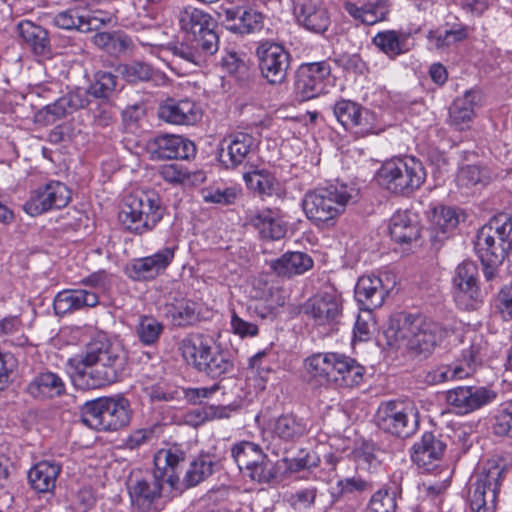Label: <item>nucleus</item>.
<instances>
[{
  "instance_id": "obj_18",
  "label": "nucleus",
  "mask_w": 512,
  "mask_h": 512,
  "mask_svg": "<svg viewBox=\"0 0 512 512\" xmlns=\"http://www.w3.org/2000/svg\"><path fill=\"white\" fill-rule=\"evenodd\" d=\"M493 391L485 387L459 386L446 394L447 403L458 413L467 414L480 409L495 399Z\"/></svg>"
},
{
  "instance_id": "obj_47",
  "label": "nucleus",
  "mask_w": 512,
  "mask_h": 512,
  "mask_svg": "<svg viewBox=\"0 0 512 512\" xmlns=\"http://www.w3.org/2000/svg\"><path fill=\"white\" fill-rule=\"evenodd\" d=\"M356 117L351 132L357 136L365 137L370 134H378L385 130V124L378 115L363 106H360Z\"/></svg>"
},
{
  "instance_id": "obj_59",
  "label": "nucleus",
  "mask_w": 512,
  "mask_h": 512,
  "mask_svg": "<svg viewBox=\"0 0 512 512\" xmlns=\"http://www.w3.org/2000/svg\"><path fill=\"white\" fill-rule=\"evenodd\" d=\"M117 88V76L106 71H99L94 76V82L89 91L97 98H108Z\"/></svg>"
},
{
  "instance_id": "obj_30",
  "label": "nucleus",
  "mask_w": 512,
  "mask_h": 512,
  "mask_svg": "<svg viewBox=\"0 0 512 512\" xmlns=\"http://www.w3.org/2000/svg\"><path fill=\"white\" fill-rule=\"evenodd\" d=\"M85 105L86 99L81 91L70 92L57 99L53 104L46 105L36 114V118L37 121L53 124L60 118L72 113L74 110L83 108Z\"/></svg>"
},
{
  "instance_id": "obj_40",
  "label": "nucleus",
  "mask_w": 512,
  "mask_h": 512,
  "mask_svg": "<svg viewBox=\"0 0 512 512\" xmlns=\"http://www.w3.org/2000/svg\"><path fill=\"white\" fill-rule=\"evenodd\" d=\"M312 266V258L303 252H287L272 263V268L278 275L288 277L303 274Z\"/></svg>"
},
{
  "instance_id": "obj_4",
  "label": "nucleus",
  "mask_w": 512,
  "mask_h": 512,
  "mask_svg": "<svg viewBox=\"0 0 512 512\" xmlns=\"http://www.w3.org/2000/svg\"><path fill=\"white\" fill-rule=\"evenodd\" d=\"M180 31L185 33L190 45L175 46L174 54L185 61L199 65L203 55H212L218 50V36L212 29V17L203 10L187 5L176 14Z\"/></svg>"
},
{
  "instance_id": "obj_8",
  "label": "nucleus",
  "mask_w": 512,
  "mask_h": 512,
  "mask_svg": "<svg viewBox=\"0 0 512 512\" xmlns=\"http://www.w3.org/2000/svg\"><path fill=\"white\" fill-rule=\"evenodd\" d=\"M132 409L121 395L101 397L87 403L82 415L83 423L99 431H116L130 423Z\"/></svg>"
},
{
  "instance_id": "obj_3",
  "label": "nucleus",
  "mask_w": 512,
  "mask_h": 512,
  "mask_svg": "<svg viewBox=\"0 0 512 512\" xmlns=\"http://www.w3.org/2000/svg\"><path fill=\"white\" fill-rule=\"evenodd\" d=\"M450 331L422 315L397 313L390 318L385 330L389 346L415 354H430Z\"/></svg>"
},
{
  "instance_id": "obj_33",
  "label": "nucleus",
  "mask_w": 512,
  "mask_h": 512,
  "mask_svg": "<svg viewBox=\"0 0 512 512\" xmlns=\"http://www.w3.org/2000/svg\"><path fill=\"white\" fill-rule=\"evenodd\" d=\"M155 153L162 159H187L195 153V145L180 135L163 134L154 140Z\"/></svg>"
},
{
  "instance_id": "obj_61",
  "label": "nucleus",
  "mask_w": 512,
  "mask_h": 512,
  "mask_svg": "<svg viewBox=\"0 0 512 512\" xmlns=\"http://www.w3.org/2000/svg\"><path fill=\"white\" fill-rule=\"evenodd\" d=\"M467 37V31L465 28L460 27L452 30H436L430 32L429 40L435 46L436 49L443 50L449 46L463 41Z\"/></svg>"
},
{
  "instance_id": "obj_28",
  "label": "nucleus",
  "mask_w": 512,
  "mask_h": 512,
  "mask_svg": "<svg viewBox=\"0 0 512 512\" xmlns=\"http://www.w3.org/2000/svg\"><path fill=\"white\" fill-rule=\"evenodd\" d=\"M372 43L389 59L408 53L414 46L410 33L393 29L378 32Z\"/></svg>"
},
{
  "instance_id": "obj_7",
  "label": "nucleus",
  "mask_w": 512,
  "mask_h": 512,
  "mask_svg": "<svg viewBox=\"0 0 512 512\" xmlns=\"http://www.w3.org/2000/svg\"><path fill=\"white\" fill-rule=\"evenodd\" d=\"M378 184L395 194H409L420 188L426 179L422 163L414 157L385 161L376 174Z\"/></svg>"
},
{
  "instance_id": "obj_48",
  "label": "nucleus",
  "mask_w": 512,
  "mask_h": 512,
  "mask_svg": "<svg viewBox=\"0 0 512 512\" xmlns=\"http://www.w3.org/2000/svg\"><path fill=\"white\" fill-rule=\"evenodd\" d=\"M231 455L238 468L243 471L248 466L255 464L256 461L262 460L264 453L258 444L241 441L232 447Z\"/></svg>"
},
{
  "instance_id": "obj_12",
  "label": "nucleus",
  "mask_w": 512,
  "mask_h": 512,
  "mask_svg": "<svg viewBox=\"0 0 512 512\" xmlns=\"http://www.w3.org/2000/svg\"><path fill=\"white\" fill-rule=\"evenodd\" d=\"M377 425L392 435L406 438L418 428V410L411 403L388 401L382 403L376 415Z\"/></svg>"
},
{
  "instance_id": "obj_24",
  "label": "nucleus",
  "mask_w": 512,
  "mask_h": 512,
  "mask_svg": "<svg viewBox=\"0 0 512 512\" xmlns=\"http://www.w3.org/2000/svg\"><path fill=\"white\" fill-rule=\"evenodd\" d=\"M365 371V367L354 358L334 352L331 383L344 388L359 386Z\"/></svg>"
},
{
  "instance_id": "obj_21",
  "label": "nucleus",
  "mask_w": 512,
  "mask_h": 512,
  "mask_svg": "<svg viewBox=\"0 0 512 512\" xmlns=\"http://www.w3.org/2000/svg\"><path fill=\"white\" fill-rule=\"evenodd\" d=\"M218 15L229 30L240 34L258 32L264 24L263 15L252 8H221Z\"/></svg>"
},
{
  "instance_id": "obj_34",
  "label": "nucleus",
  "mask_w": 512,
  "mask_h": 512,
  "mask_svg": "<svg viewBox=\"0 0 512 512\" xmlns=\"http://www.w3.org/2000/svg\"><path fill=\"white\" fill-rule=\"evenodd\" d=\"M475 250L482 263L493 266L502 263L507 247L497 240L490 228L484 225L478 231Z\"/></svg>"
},
{
  "instance_id": "obj_53",
  "label": "nucleus",
  "mask_w": 512,
  "mask_h": 512,
  "mask_svg": "<svg viewBox=\"0 0 512 512\" xmlns=\"http://www.w3.org/2000/svg\"><path fill=\"white\" fill-rule=\"evenodd\" d=\"M44 186L51 210H58L66 207L72 199L70 188L57 180H51Z\"/></svg>"
},
{
  "instance_id": "obj_58",
  "label": "nucleus",
  "mask_w": 512,
  "mask_h": 512,
  "mask_svg": "<svg viewBox=\"0 0 512 512\" xmlns=\"http://www.w3.org/2000/svg\"><path fill=\"white\" fill-rule=\"evenodd\" d=\"M0 338L17 345L26 342L23 324L19 317L8 316L0 320Z\"/></svg>"
},
{
  "instance_id": "obj_26",
  "label": "nucleus",
  "mask_w": 512,
  "mask_h": 512,
  "mask_svg": "<svg viewBox=\"0 0 512 512\" xmlns=\"http://www.w3.org/2000/svg\"><path fill=\"white\" fill-rule=\"evenodd\" d=\"M464 213L450 206H435L431 215V237L435 244H441L455 231Z\"/></svg>"
},
{
  "instance_id": "obj_25",
  "label": "nucleus",
  "mask_w": 512,
  "mask_h": 512,
  "mask_svg": "<svg viewBox=\"0 0 512 512\" xmlns=\"http://www.w3.org/2000/svg\"><path fill=\"white\" fill-rule=\"evenodd\" d=\"M254 147V139L247 133H236L226 137L221 143L220 161L226 168H236L243 164Z\"/></svg>"
},
{
  "instance_id": "obj_37",
  "label": "nucleus",
  "mask_w": 512,
  "mask_h": 512,
  "mask_svg": "<svg viewBox=\"0 0 512 512\" xmlns=\"http://www.w3.org/2000/svg\"><path fill=\"white\" fill-rule=\"evenodd\" d=\"M387 0H366L362 6H357L352 2H345V11L355 20L366 25H374L383 21L388 14L386 5Z\"/></svg>"
},
{
  "instance_id": "obj_19",
  "label": "nucleus",
  "mask_w": 512,
  "mask_h": 512,
  "mask_svg": "<svg viewBox=\"0 0 512 512\" xmlns=\"http://www.w3.org/2000/svg\"><path fill=\"white\" fill-rule=\"evenodd\" d=\"M307 433V422L293 413L269 419L264 428L267 437L283 443H294Z\"/></svg>"
},
{
  "instance_id": "obj_35",
  "label": "nucleus",
  "mask_w": 512,
  "mask_h": 512,
  "mask_svg": "<svg viewBox=\"0 0 512 512\" xmlns=\"http://www.w3.org/2000/svg\"><path fill=\"white\" fill-rule=\"evenodd\" d=\"M27 392L36 399H50L62 395L65 392V384L56 373L41 372L30 381Z\"/></svg>"
},
{
  "instance_id": "obj_23",
  "label": "nucleus",
  "mask_w": 512,
  "mask_h": 512,
  "mask_svg": "<svg viewBox=\"0 0 512 512\" xmlns=\"http://www.w3.org/2000/svg\"><path fill=\"white\" fill-rule=\"evenodd\" d=\"M99 303V296L95 291L83 288L65 289L57 293L53 301L54 311L63 316L75 311L93 308Z\"/></svg>"
},
{
  "instance_id": "obj_41",
  "label": "nucleus",
  "mask_w": 512,
  "mask_h": 512,
  "mask_svg": "<svg viewBox=\"0 0 512 512\" xmlns=\"http://www.w3.org/2000/svg\"><path fill=\"white\" fill-rule=\"evenodd\" d=\"M479 94L474 91H468L463 97L457 98L449 112L450 123L458 130H464L469 126V122L474 117V107Z\"/></svg>"
},
{
  "instance_id": "obj_36",
  "label": "nucleus",
  "mask_w": 512,
  "mask_h": 512,
  "mask_svg": "<svg viewBox=\"0 0 512 512\" xmlns=\"http://www.w3.org/2000/svg\"><path fill=\"white\" fill-rule=\"evenodd\" d=\"M446 449V444L434 434L426 432L412 447V460L419 466H427L439 460Z\"/></svg>"
},
{
  "instance_id": "obj_1",
  "label": "nucleus",
  "mask_w": 512,
  "mask_h": 512,
  "mask_svg": "<svg viewBox=\"0 0 512 512\" xmlns=\"http://www.w3.org/2000/svg\"><path fill=\"white\" fill-rule=\"evenodd\" d=\"M124 361V351L118 343L98 336L83 353L70 358L68 365L75 385L98 388L117 381Z\"/></svg>"
},
{
  "instance_id": "obj_11",
  "label": "nucleus",
  "mask_w": 512,
  "mask_h": 512,
  "mask_svg": "<svg viewBox=\"0 0 512 512\" xmlns=\"http://www.w3.org/2000/svg\"><path fill=\"white\" fill-rule=\"evenodd\" d=\"M302 311L315 326L322 327L327 332L333 331L342 318V295L332 286L324 287L306 300Z\"/></svg>"
},
{
  "instance_id": "obj_45",
  "label": "nucleus",
  "mask_w": 512,
  "mask_h": 512,
  "mask_svg": "<svg viewBox=\"0 0 512 512\" xmlns=\"http://www.w3.org/2000/svg\"><path fill=\"white\" fill-rule=\"evenodd\" d=\"M92 43L110 55H120L132 49L131 38L121 32H98L91 37Z\"/></svg>"
},
{
  "instance_id": "obj_31",
  "label": "nucleus",
  "mask_w": 512,
  "mask_h": 512,
  "mask_svg": "<svg viewBox=\"0 0 512 512\" xmlns=\"http://www.w3.org/2000/svg\"><path fill=\"white\" fill-rule=\"evenodd\" d=\"M251 223L263 239L280 240L287 232V223L277 210H260L252 216Z\"/></svg>"
},
{
  "instance_id": "obj_27",
  "label": "nucleus",
  "mask_w": 512,
  "mask_h": 512,
  "mask_svg": "<svg viewBox=\"0 0 512 512\" xmlns=\"http://www.w3.org/2000/svg\"><path fill=\"white\" fill-rule=\"evenodd\" d=\"M53 22L55 26L61 29H77L81 32H89L110 23L111 16L109 14L98 16L97 12L82 15L78 10L70 9L56 14Z\"/></svg>"
},
{
  "instance_id": "obj_46",
  "label": "nucleus",
  "mask_w": 512,
  "mask_h": 512,
  "mask_svg": "<svg viewBox=\"0 0 512 512\" xmlns=\"http://www.w3.org/2000/svg\"><path fill=\"white\" fill-rule=\"evenodd\" d=\"M381 454L382 451L373 443H361L353 450V459L356 463V468L369 473L375 472L381 466Z\"/></svg>"
},
{
  "instance_id": "obj_15",
  "label": "nucleus",
  "mask_w": 512,
  "mask_h": 512,
  "mask_svg": "<svg viewBox=\"0 0 512 512\" xmlns=\"http://www.w3.org/2000/svg\"><path fill=\"white\" fill-rule=\"evenodd\" d=\"M259 67L264 78L272 84L282 83L289 68V54L276 43L265 42L257 49Z\"/></svg>"
},
{
  "instance_id": "obj_52",
  "label": "nucleus",
  "mask_w": 512,
  "mask_h": 512,
  "mask_svg": "<svg viewBox=\"0 0 512 512\" xmlns=\"http://www.w3.org/2000/svg\"><path fill=\"white\" fill-rule=\"evenodd\" d=\"M243 180L249 189L259 194L271 195L275 190V178L264 169L245 172Z\"/></svg>"
},
{
  "instance_id": "obj_39",
  "label": "nucleus",
  "mask_w": 512,
  "mask_h": 512,
  "mask_svg": "<svg viewBox=\"0 0 512 512\" xmlns=\"http://www.w3.org/2000/svg\"><path fill=\"white\" fill-rule=\"evenodd\" d=\"M477 366L468 358L457 360L449 365H441L429 373L430 380L435 383L463 380L470 377Z\"/></svg>"
},
{
  "instance_id": "obj_63",
  "label": "nucleus",
  "mask_w": 512,
  "mask_h": 512,
  "mask_svg": "<svg viewBox=\"0 0 512 512\" xmlns=\"http://www.w3.org/2000/svg\"><path fill=\"white\" fill-rule=\"evenodd\" d=\"M467 338L470 341V345L468 348L463 349L462 357L468 358L478 366L486 354L487 343L481 334L475 332L468 333Z\"/></svg>"
},
{
  "instance_id": "obj_57",
  "label": "nucleus",
  "mask_w": 512,
  "mask_h": 512,
  "mask_svg": "<svg viewBox=\"0 0 512 512\" xmlns=\"http://www.w3.org/2000/svg\"><path fill=\"white\" fill-rule=\"evenodd\" d=\"M360 104L351 100L341 99L334 104L333 113L337 121L351 132L358 114Z\"/></svg>"
},
{
  "instance_id": "obj_9",
  "label": "nucleus",
  "mask_w": 512,
  "mask_h": 512,
  "mask_svg": "<svg viewBox=\"0 0 512 512\" xmlns=\"http://www.w3.org/2000/svg\"><path fill=\"white\" fill-rule=\"evenodd\" d=\"M352 189L345 184L329 185L307 192L303 199V210L315 223L334 220L345 209L352 198Z\"/></svg>"
},
{
  "instance_id": "obj_49",
  "label": "nucleus",
  "mask_w": 512,
  "mask_h": 512,
  "mask_svg": "<svg viewBox=\"0 0 512 512\" xmlns=\"http://www.w3.org/2000/svg\"><path fill=\"white\" fill-rule=\"evenodd\" d=\"M117 71L127 82L130 83L162 78V76L155 71L151 65L144 62L122 64L118 66Z\"/></svg>"
},
{
  "instance_id": "obj_20",
  "label": "nucleus",
  "mask_w": 512,
  "mask_h": 512,
  "mask_svg": "<svg viewBox=\"0 0 512 512\" xmlns=\"http://www.w3.org/2000/svg\"><path fill=\"white\" fill-rule=\"evenodd\" d=\"M297 21L308 31L322 34L331 20L321 0H291Z\"/></svg>"
},
{
  "instance_id": "obj_60",
  "label": "nucleus",
  "mask_w": 512,
  "mask_h": 512,
  "mask_svg": "<svg viewBox=\"0 0 512 512\" xmlns=\"http://www.w3.org/2000/svg\"><path fill=\"white\" fill-rule=\"evenodd\" d=\"M243 474L257 483H269L275 478L273 463L264 454L263 459L244 469Z\"/></svg>"
},
{
  "instance_id": "obj_17",
  "label": "nucleus",
  "mask_w": 512,
  "mask_h": 512,
  "mask_svg": "<svg viewBox=\"0 0 512 512\" xmlns=\"http://www.w3.org/2000/svg\"><path fill=\"white\" fill-rule=\"evenodd\" d=\"M158 117L172 125H194L202 118L200 106L193 100L168 98L159 105Z\"/></svg>"
},
{
  "instance_id": "obj_51",
  "label": "nucleus",
  "mask_w": 512,
  "mask_h": 512,
  "mask_svg": "<svg viewBox=\"0 0 512 512\" xmlns=\"http://www.w3.org/2000/svg\"><path fill=\"white\" fill-rule=\"evenodd\" d=\"M174 325L185 327L194 324L198 320L197 304L191 300L182 299L173 304L170 310Z\"/></svg>"
},
{
  "instance_id": "obj_56",
  "label": "nucleus",
  "mask_w": 512,
  "mask_h": 512,
  "mask_svg": "<svg viewBox=\"0 0 512 512\" xmlns=\"http://www.w3.org/2000/svg\"><path fill=\"white\" fill-rule=\"evenodd\" d=\"M492 429L497 436L512 437V399L499 405L494 416Z\"/></svg>"
},
{
  "instance_id": "obj_16",
  "label": "nucleus",
  "mask_w": 512,
  "mask_h": 512,
  "mask_svg": "<svg viewBox=\"0 0 512 512\" xmlns=\"http://www.w3.org/2000/svg\"><path fill=\"white\" fill-rule=\"evenodd\" d=\"M178 249L176 244L163 247L152 255L134 259L129 268V276L135 280H153L163 274L174 261Z\"/></svg>"
},
{
  "instance_id": "obj_2",
  "label": "nucleus",
  "mask_w": 512,
  "mask_h": 512,
  "mask_svg": "<svg viewBox=\"0 0 512 512\" xmlns=\"http://www.w3.org/2000/svg\"><path fill=\"white\" fill-rule=\"evenodd\" d=\"M184 459V452L176 447L160 449L154 456L153 473H132L128 481L132 505L148 511L160 498L164 483L173 490L180 489L181 463Z\"/></svg>"
},
{
  "instance_id": "obj_14",
  "label": "nucleus",
  "mask_w": 512,
  "mask_h": 512,
  "mask_svg": "<svg viewBox=\"0 0 512 512\" xmlns=\"http://www.w3.org/2000/svg\"><path fill=\"white\" fill-rule=\"evenodd\" d=\"M477 274V266L472 261H463L456 268L453 278L454 300L457 306L463 310H474L481 302Z\"/></svg>"
},
{
  "instance_id": "obj_55",
  "label": "nucleus",
  "mask_w": 512,
  "mask_h": 512,
  "mask_svg": "<svg viewBox=\"0 0 512 512\" xmlns=\"http://www.w3.org/2000/svg\"><path fill=\"white\" fill-rule=\"evenodd\" d=\"M397 500L394 491L381 488L370 498L365 512H396Z\"/></svg>"
},
{
  "instance_id": "obj_62",
  "label": "nucleus",
  "mask_w": 512,
  "mask_h": 512,
  "mask_svg": "<svg viewBox=\"0 0 512 512\" xmlns=\"http://www.w3.org/2000/svg\"><path fill=\"white\" fill-rule=\"evenodd\" d=\"M23 210L32 217L51 210L44 186H40L30 192L27 201L23 205Z\"/></svg>"
},
{
  "instance_id": "obj_32",
  "label": "nucleus",
  "mask_w": 512,
  "mask_h": 512,
  "mask_svg": "<svg viewBox=\"0 0 512 512\" xmlns=\"http://www.w3.org/2000/svg\"><path fill=\"white\" fill-rule=\"evenodd\" d=\"M387 291L383 287L382 280L377 276L365 275L358 279L355 287V298L362 306L361 309H369L382 306Z\"/></svg>"
},
{
  "instance_id": "obj_6",
  "label": "nucleus",
  "mask_w": 512,
  "mask_h": 512,
  "mask_svg": "<svg viewBox=\"0 0 512 512\" xmlns=\"http://www.w3.org/2000/svg\"><path fill=\"white\" fill-rule=\"evenodd\" d=\"M179 350L187 364L210 377H220L233 369L232 361L223 352L214 349L211 340L202 334L185 337Z\"/></svg>"
},
{
  "instance_id": "obj_22",
  "label": "nucleus",
  "mask_w": 512,
  "mask_h": 512,
  "mask_svg": "<svg viewBox=\"0 0 512 512\" xmlns=\"http://www.w3.org/2000/svg\"><path fill=\"white\" fill-rule=\"evenodd\" d=\"M419 215L412 210H397L389 220V234L399 244H412L421 234Z\"/></svg>"
},
{
  "instance_id": "obj_13",
  "label": "nucleus",
  "mask_w": 512,
  "mask_h": 512,
  "mask_svg": "<svg viewBox=\"0 0 512 512\" xmlns=\"http://www.w3.org/2000/svg\"><path fill=\"white\" fill-rule=\"evenodd\" d=\"M331 68L326 61L307 63L297 72L295 87L303 100H310L327 92Z\"/></svg>"
},
{
  "instance_id": "obj_29",
  "label": "nucleus",
  "mask_w": 512,
  "mask_h": 512,
  "mask_svg": "<svg viewBox=\"0 0 512 512\" xmlns=\"http://www.w3.org/2000/svg\"><path fill=\"white\" fill-rule=\"evenodd\" d=\"M61 470V465L54 460L39 461L29 469L28 483L39 493H50L56 487Z\"/></svg>"
},
{
  "instance_id": "obj_10",
  "label": "nucleus",
  "mask_w": 512,
  "mask_h": 512,
  "mask_svg": "<svg viewBox=\"0 0 512 512\" xmlns=\"http://www.w3.org/2000/svg\"><path fill=\"white\" fill-rule=\"evenodd\" d=\"M508 465L502 459H489L478 474L469 500L474 512H495L497 497Z\"/></svg>"
},
{
  "instance_id": "obj_5",
  "label": "nucleus",
  "mask_w": 512,
  "mask_h": 512,
  "mask_svg": "<svg viewBox=\"0 0 512 512\" xmlns=\"http://www.w3.org/2000/svg\"><path fill=\"white\" fill-rule=\"evenodd\" d=\"M164 208L153 191H137L125 198L119 221L123 227L138 235L152 231L161 221Z\"/></svg>"
},
{
  "instance_id": "obj_54",
  "label": "nucleus",
  "mask_w": 512,
  "mask_h": 512,
  "mask_svg": "<svg viewBox=\"0 0 512 512\" xmlns=\"http://www.w3.org/2000/svg\"><path fill=\"white\" fill-rule=\"evenodd\" d=\"M163 324L152 316H141L136 326V334L144 345H152L163 332Z\"/></svg>"
},
{
  "instance_id": "obj_38",
  "label": "nucleus",
  "mask_w": 512,
  "mask_h": 512,
  "mask_svg": "<svg viewBox=\"0 0 512 512\" xmlns=\"http://www.w3.org/2000/svg\"><path fill=\"white\" fill-rule=\"evenodd\" d=\"M17 32L21 40L37 55L50 52V40L47 31L30 20H22L17 24Z\"/></svg>"
},
{
  "instance_id": "obj_44",
  "label": "nucleus",
  "mask_w": 512,
  "mask_h": 512,
  "mask_svg": "<svg viewBox=\"0 0 512 512\" xmlns=\"http://www.w3.org/2000/svg\"><path fill=\"white\" fill-rule=\"evenodd\" d=\"M334 352L315 353L304 360L306 373L318 383H331Z\"/></svg>"
},
{
  "instance_id": "obj_50",
  "label": "nucleus",
  "mask_w": 512,
  "mask_h": 512,
  "mask_svg": "<svg viewBox=\"0 0 512 512\" xmlns=\"http://www.w3.org/2000/svg\"><path fill=\"white\" fill-rule=\"evenodd\" d=\"M490 181V175L485 168L476 165L462 167L456 177L459 188L470 189L477 186H484Z\"/></svg>"
},
{
  "instance_id": "obj_43",
  "label": "nucleus",
  "mask_w": 512,
  "mask_h": 512,
  "mask_svg": "<svg viewBox=\"0 0 512 512\" xmlns=\"http://www.w3.org/2000/svg\"><path fill=\"white\" fill-rule=\"evenodd\" d=\"M214 465L213 457L209 454H200L194 458L191 461L183 480L180 479L181 488L179 490L194 487L210 477L213 473Z\"/></svg>"
},
{
  "instance_id": "obj_64",
  "label": "nucleus",
  "mask_w": 512,
  "mask_h": 512,
  "mask_svg": "<svg viewBox=\"0 0 512 512\" xmlns=\"http://www.w3.org/2000/svg\"><path fill=\"white\" fill-rule=\"evenodd\" d=\"M375 328L372 311L369 309H361L354 325V340L368 341Z\"/></svg>"
},
{
  "instance_id": "obj_42",
  "label": "nucleus",
  "mask_w": 512,
  "mask_h": 512,
  "mask_svg": "<svg viewBox=\"0 0 512 512\" xmlns=\"http://www.w3.org/2000/svg\"><path fill=\"white\" fill-rule=\"evenodd\" d=\"M163 180L172 184L198 185L205 181V173L201 170L190 171L179 163L164 164L159 168Z\"/></svg>"
}]
</instances>
